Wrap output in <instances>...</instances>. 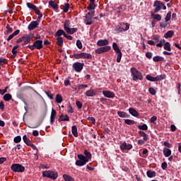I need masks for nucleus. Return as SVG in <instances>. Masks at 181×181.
I'll return each instance as SVG.
<instances>
[{
	"label": "nucleus",
	"mask_w": 181,
	"mask_h": 181,
	"mask_svg": "<svg viewBox=\"0 0 181 181\" xmlns=\"http://www.w3.org/2000/svg\"><path fill=\"white\" fill-rule=\"evenodd\" d=\"M42 177H48L49 179H52V180H56L57 177H59V174L57 172L45 170L42 172Z\"/></svg>",
	"instance_id": "f257e3e1"
},
{
	"label": "nucleus",
	"mask_w": 181,
	"mask_h": 181,
	"mask_svg": "<svg viewBox=\"0 0 181 181\" xmlns=\"http://www.w3.org/2000/svg\"><path fill=\"white\" fill-rule=\"evenodd\" d=\"M153 6L155 8L153 11L154 13H158V12H160L161 9L163 11L166 9V6L160 1H154Z\"/></svg>",
	"instance_id": "f03ea898"
},
{
	"label": "nucleus",
	"mask_w": 181,
	"mask_h": 181,
	"mask_svg": "<svg viewBox=\"0 0 181 181\" xmlns=\"http://www.w3.org/2000/svg\"><path fill=\"white\" fill-rule=\"evenodd\" d=\"M131 71L133 76V80H134V81H136V80H142L144 78V76L142 75V73L138 71L136 68H132Z\"/></svg>",
	"instance_id": "7ed1b4c3"
},
{
	"label": "nucleus",
	"mask_w": 181,
	"mask_h": 181,
	"mask_svg": "<svg viewBox=\"0 0 181 181\" xmlns=\"http://www.w3.org/2000/svg\"><path fill=\"white\" fill-rule=\"evenodd\" d=\"M11 170L13 172H15V173H23V172L25 170V166L22 165V164L20 163H14L11 165Z\"/></svg>",
	"instance_id": "20e7f679"
},
{
	"label": "nucleus",
	"mask_w": 181,
	"mask_h": 181,
	"mask_svg": "<svg viewBox=\"0 0 181 181\" xmlns=\"http://www.w3.org/2000/svg\"><path fill=\"white\" fill-rule=\"evenodd\" d=\"M112 47L113 50H115V52H116L117 54V62L121 63V59L122 58V52H121V49H119V47H118L117 42H113Z\"/></svg>",
	"instance_id": "39448f33"
},
{
	"label": "nucleus",
	"mask_w": 181,
	"mask_h": 181,
	"mask_svg": "<svg viewBox=\"0 0 181 181\" xmlns=\"http://www.w3.org/2000/svg\"><path fill=\"white\" fill-rule=\"evenodd\" d=\"M146 78L148 81H162V80H165V78H166V75L161 74V75H158L156 77H153L151 75H147L146 76Z\"/></svg>",
	"instance_id": "423d86ee"
},
{
	"label": "nucleus",
	"mask_w": 181,
	"mask_h": 181,
	"mask_svg": "<svg viewBox=\"0 0 181 181\" xmlns=\"http://www.w3.org/2000/svg\"><path fill=\"white\" fill-rule=\"evenodd\" d=\"M78 158L79 160H77L75 163V165H76V166H84V165L88 163L87 159L86 158V156L83 154H78Z\"/></svg>",
	"instance_id": "0eeeda50"
},
{
	"label": "nucleus",
	"mask_w": 181,
	"mask_h": 181,
	"mask_svg": "<svg viewBox=\"0 0 181 181\" xmlns=\"http://www.w3.org/2000/svg\"><path fill=\"white\" fill-rule=\"evenodd\" d=\"M74 59H93V56L91 55V54L86 53V52L74 54Z\"/></svg>",
	"instance_id": "6e6552de"
},
{
	"label": "nucleus",
	"mask_w": 181,
	"mask_h": 181,
	"mask_svg": "<svg viewBox=\"0 0 181 181\" xmlns=\"http://www.w3.org/2000/svg\"><path fill=\"white\" fill-rule=\"evenodd\" d=\"M72 67L74 70L76 71V73H81V71L83 70V68L84 67V63L74 62L72 65Z\"/></svg>",
	"instance_id": "1a4fd4ad"
},
{
	"label": "nucleus",
	"mask_w": 181,
	"mask_h": 181,
	"mask_svg": "<svg viewBox=\"0 0 181 181\" xmlns=\"http://www.w3.org/2000/svg\"><path fill=\"white\" fill-rule=\"evenodd\" d=\"M111 50V46H105V47H101L100 48H98L95 49V53L96 54H102V53H105L106 52H110Z\"/></svg>",
	"instance_id": "9d476101"
},
{
	"label": "nucleus",
	"mask_w": 181,
	"mask_h": 181,
	"mask_svg": "<svg viewBox=\"0 0 181 181\" xmlns=\"http://www.w3.org/2000/svg\"><path fill=\"white\" fill-rule=\"evenodd\" d=\"M123 25H125V26H126L125 28H122L119 25H117L115 28V32H116V33H121L122 32H127V30H128L129 29V24L128 23H123Z\"/></svg>",
	"instance_id": "9b49d317"
},
{
	"label": "nucleus",
	"mask_w": 181,
	"mask_h": 181,
	"mask_svg": "<svg viewBox=\"0 0 181 181\" xmlns=\"http://www.w3.org/2000/svg\"><path fill=\"white\" fill-rule=\"evenodd\" d=\"M24 37H25V40H24V42L23 43V46H25L30 43V40L33 39V34L32 33L26 34L25 35H24Z\"/></svg>",
	"instance_id": "f8f14e48"
},
{
	"label": "nucleus",
	"mask_w": 181,
	"mask_h": 181,
	"mask_svg": "<svg viewBox=\"0 0 181 181\" xmlns=\"http://www.w3.org/2000/svg\"><path fill=\"white\" fill-rule=\"evenodd\" d=\"M33 44L37 50H40V49H43V41L42 40H37L33 42Z\"/></svg>",
	"instance_id": "ddd939ff"
},
{
	"label": "nucleus",
	"mask_w": 181,
	"mask_h": 181,
	"mask_svg": "<svg viewBox=\"0 0 181 181\" xmlns=\"http://www.w3.org/2000/svg\"><path fill=\"white\" fill-rule=\"evenodd\" d=\"M120 149L122 151H131L132 144H127V142H124L120 145Z\"/></svg>",
	"instance_id": "4468645a"
},
{
	"label": "nucleus",
	"mask_w": 181,
	"mask_h": 181,
	"mask_svg": "<svg viewBox=\"0 0 181 181\" xmlns=\"http://www.w3.org/2000/svg\"><path fill=\"white\" fill-rule=\"evenodd\" d=\"M56 115H57V112L54 108L52 109L51 115H50V124L53 125L56 119Z\"/></svg>",
	"instance_id": "2eb2a0df"
},
{
	"label": "nucleus",
	"mask_w": 181,
	"mask_h": 181,
	"mask_svg": "<svg viewBox=\"0 0 181 181\" xmlns=\"http://www.w3.org/2000/svg\"><path fill=\"white\" fill-rule=\"evenodd\" d=\"M39 26V23L37 22L36 21H32L28 26V30H35L36 28Z\"/></svg>",
	"instance_id": "dca6fc26"
},
{
	"label": "nucleus",
	"mask_w": 181,
	"mask_h": 181,
	"mask_svg": "<svg viewBox=\"0 0 181 181\" xmlns=\"http://www.w3.org/2000/svg\"><path fill=\"white\" fill-rule=\"evenodd\" d=\"M85 22H86V25H93V22H94V21H93V17L90 16V14H86L85 16Z\"/></svg>",
	"instance_id": "f3484780"
},
{
	"label": "nucleus",
	"mask_w": 181,
	"mask_h": 181,
	"mask_svg": "<svg viewBox=\"0 0 181 181\" xmlns=\"http://www.w3.org/2000/svg\"><path fill=\"white\" fill-rule=\"evenodd\" d=\"M103 94L105 97H107V98H114L115 97V93L108 90H103Z\"/></svg>",
	"instance_id": "a211bd4d"
},
{
	"label": "nucleus",
	"mask_w": 181,
	"mask_h": 181,
	"mask_svg": "<svg viewBox=\"0 0 181 181\" xmlns=\"http://www.w3.org/2000/svg\"><path fill=\"white\" fill-rule=\"evenodd\" d=\"M109 44H110V42L107 39H105V40H99L97 42V45L98 46H107V45H109Z\"/></svg>",
	"instance_id": "6ab92c4d"
},
{
	"label": "nucleus",
	"mask_w": 181,
	"mask_h": 181,
	"mask_svg": "<svg viewBox=\"0 0 181 181\" xmlns=\"http://www.w3.org/2000/svg\"><path fill=\"white\" fill-rule=\"evenodd\" d=\"M129 112L131 115H132L133 117H139V113L138 112V111H136V110H135L134 107H130L129 109Z\"/></svg>",
	"instance_id": "aec40b11"
},
{
	"label": "nucleus",
	"mask_w": 181,
	"mask_h": 181,
	"mask_svg": "<svg viewBox=\"0 0 181 181\" xmlns=\"http://www.w3.org/2000/svg\"><path fill=\"white\" fill-rule=\"evenodd\" d=\"M139 135L143 137L144 141H146L149 140V136L144 131H139Z\"/></svg>",
	"instance_id": "412c9836"
},
{
	"label": "nucleus",
	"mask_w": 181,
	"mask_h": 181,
	"mask_svg": "<svg viewBox=\"0 0 181 181\" xmlns=\"http://www.w3.org/2000/svg\"><path fill=\"white\" fill-rule=\"evenodd\" d=\"M60 8L63 10L64 13H67V12H69V9H70V4L69 3H65L64 5H61Z\"/></svg>",
	"instance_id": "4be33fe9"
},
{
	"label": "nucleus",
	"mask_w": 181,
	"mask_h": 181,
	"mask_svg": "<svg viewBox=\"0 0 181 181\" xmlns=\"http://www.w3.org/2000/svg\"><path fill=\"white\" fill-rule=\"evenodd\" d=\"M163 152L165 158H169L172 155V151L168 148H164Z\"/></svg>",
	"instance_id": "5701e85b"
},
{
	"label": "nucleus",
	"mask_w": 181,
	"mask_h": 181,
	"mask_svg": "<svg viewBox=\"0 0 181 181\" xmlns=\"http://www.w3.org/2000/svg\"><path fill=\"white\" fill-rule=\"evenodd\" d=\"M117 115L120 118H129V115H128L127 112H122V111H118Z\"/></svg>",
	"instance_id": "b1692460"
},
{
	"label": "nucleus",
	"mask_w": 181,
	"mask_h": 181,
	"mask_svg": "<svg viewBox=\"0 0 181 181\" xmlns=\"http://www.w3.org/2000/svg\"><path fill=\"white\" fill-rule=\"evenodd\" d=\"M96 92L94 89L88 90L85 93L86 97H94L95 95Z\"/></svg>",
	"instance_id": "393cba45"
},
{
	"label": "nucleus",
	"mask_w": 181,
	"mask_h": 181,
	"mask_svg": "<svg viewBox=\"0 0 181 181\" xmlns=\"http://www.w3.org/2000/svg\"><path fill=\"white\" fill-rule=\"evenodd\" d=\"M156 13H151V18L155 19V21H158V22L162 21V16L160 14H156Z\"/></svg>",
	"instance_id": "a878e982"
},
{
	"label": "nucleus",
	"mask_w": 181,
	"mask_h": 181,
	"mask_svg": "<svg viewBox=\"0 0 181 181\" xmlns=\"http://www.w3.org/2000/svg\"><path fill=\"white\" fill-rule=\"evenodd\" d=\"M58 121L59 122H62V121H70V117L67 115H66L65 116L61 115L59 116V118L58 119Z\"/></svg>",
	"instance_id": "bb28decb"
},
{
	"label": "nucleus",
	"mask_w": 181,
	"mask_h": 181,
	"mask_svg": "<svg viewBox=\"0 0 181 181\" xmlns=\"http://www.w3.org/2000/svg\"><path fill=\"white\" fill-rule=\"evenodd\" d=\"M83 153L85 155V158H86L87 162H88L90 160V159H91V158H93V156L91 155V153H90L87 150H84Z\"/></svg>",
	"instance_id": "cd10ccee"
},
{
	"label": "nucleus",
	"mask_w": 181,
	"mask_h": 181,
	"mask_svg": "<svg viewBox=\"0 0 181 181\" xmlns=\"http://www.w3.org/2000/svg\"><path fill=\"white\" fill-rule=\"evenodd\" d=\"M71 132L74 136H75V138H77V136H78V132H77V126L74 125L71 127Z\"/></svg>",
	"instance_id": "c85d7f7f"
},
{
	"label": "nucleus",
	"mask_w": 181,
	"mask_h": 181,
	"mask_svg": "<svg viewBox=\"0 0 181 181\" xmlns=\"http://www.w3.org/2000/svg\"><path fill=\"white\" fill-rule=\"evenodd\" d=\"M127 8H125V6L124 5H122L119 7H117L115 11L117 12V13H122V12H124V11H125Z\"/></svg>",
	"instance_id": "c756f323"
},
{
	"label": "nucleus",
	"mask_w": 181,
	"mask_h": 181,
	"mask_svg": "<svg viewBox=\"0 0 181 181\" xmlns=\"http://www.w3.org/2000/svg\"><path fill=\"white\" fill-rule=\"evenodd\" d=\"M62 35H63V36L64 37V35H66V32H64V30H63L62 29H59L56 32L54 36L60 37Z\"/></svg>",
	"instance_id": "7c9ffc66"
},
{
	"label": "nucleus",
	"mask_w": 181,
	"mask_h": 181,
	"mask_svg": "<svg viewBox=\"0 0 181 181\" xmlns=\"http://www.w3.org/2000/svg\"><path fill=\"white\" fill-rule=\"evenodd\" d=\"M88 87V85H86V84L77 85L75 87V90L80 91V90H84V88H87Z\"/></svg>",
	"instance_id": "2f4dec72"
},
{
	"label": "nucleus",
	"mask_w": 181,
	"mask_h": 181,
	"mask_svg": "<svg viewBox=\"0 0 181 181\" xmlns=\"http://www.w3.org/2000/svg\"><path fill=\"white\" fill-rule=\"evenodd\" d=\"M66 33H69V35H74L76 32H77V28H66Z\"/></svg>",
	"instance_id": "473e14b6"
},
{
	"label": "nucleus",
	"mask_w": 181,
	"mask_h": 181,
	"mask_svg": "<svg viewBox=\"0 0 181 181\" xmlns=\"http://www.w3.org/2000/svg\"><path fill=\"white\" fill-rule=\"evenodd\" d=\"M49 5L51 6V8H53V9H59V5H57L54 1L50 0L49 1Z\"/></svg>",
	"instance_id": "72a5a7b5"
},
{
	"label": "nucleus",
	"mask_w": 181,
	"mask_h": 181,
	"mask_svg": "<svg viewBox=\"0 0 181 181\" xmlns=\"http://www.w3.org/2000/svg\"><path fill=\"white\" fill-rule=\"evenodd\" d=\"M55 101L58 104H62V103H63V97L62 96V95L57 94L56 95Z\"/></svg>",
	"instance_id": "f704fd0d"
},
{
	"label": "nucleus",
	"mask_w": 181,
	"mask_h": 181,
	"mask_svg": "<svg viewBox=\"0 0 181 181\" xmlns=\"http://www.w3.org/2000/svg\"><path fill=\"white\" fill-rule=\"evenodd\" d=\"M153 61L158 62H165V58L160 56H156L153 58Z\"/></svg>",
	"instance_id": "c9c22d12"
},
{
	"label": "nucleus",
	"mask_w": 181,
	"mask_h": 181,
	"mask_svg": "<svg viewBox=\"0 0 181 181\" xmlns=\"http://www.w3.org/2000/svg\"><path fill=\"white\" fill-rule=\"evenodd\" d=\"M174 35L175 32H173V30H169L164 35V37L168 39V37H172Z\"/></svg>",
	"instance_id": "e433bc0d"
},
{
	"label": "nucleus",
	"mask_w": 181,
	"mask_h": 181,
	"mask_svg": "<svg viewBox=\"0 0 181 181\" xmlns=\"http://www.w3.org/2000/svg\"><path fill=\"white\" fill-rule=\"evenodd\" d=\"M163 48H164V50H167L168 52H171L172 49L170 48V42H166L164 44Z\"/></svg>",
	"instance_id": "4c0bfd02"
},
{
	"label": "nucleus",
	"mask_w": 181,
	"mask_h": 181,
	"mask_svg": "<svg viewBox=\"0 0 181 181\" xmlns=\"http://www.w3.org/2000/svg\"><path fill=\"white\" fill-rule=\"evenodd\" d=\"M146 175H147L148 177H155V176H156V172L148 170L146 172Z\"/></svg>",
	"instance_id": "58836bf2"
},
{
	"label": "nucleus",
	"mask_w": 181,
	"mask_h": 181,
	"mask_svg": "<svg viewBox=\"0 0 181 181\" xmlns=\"http://www.w3.org/2000/svg\"><path fill=\"white\" fill-rule=\"evenodd\" d=\"M57 43L58 46H59L60 47H63V43H64L63 37H57Z\"/></svg>",
	"instance_id": "ea45409f"
},
{
	"label": "nucleus",
	"mask_w": 181,
	"mask_h": 181,
	"mask_svg": "<svg viewBox=\"0 0 181 181\" xmlns=\"http://www.w3.org/2000/svg\"><path fill=\"white\" fill-rule=\"evenodd\" d=\"M4 101H11L12 100V95L10 93H6L3 97Z\"/></svg>",
	"instance_id": "a19ab883"
},
{
	"label": "nucleus",
	"mask_w": 181,
	"mask_h": 181,
	"mask_svg": "<svg viewBox=\"0 0 181 181\" xmlns=\"http://www.w3.org/2000/svg\"><path fill=\"white\" fill-rule=\"evenodd\" d=\"M26 5L29 9H31V11H36V8H37L35 4L32 3H27Z\"/></svg>",
	"instance_id": "79ce46f5"
},
{
	"label": "nucleus",
	"mask_w": 181,
	"mask_h": 181,
	"mask_svg": "<svg viewBox=\"0 0 181 181\" xmlns=\"http://www.w3.org/2000/svg\"><path fill=\"white\" fill-rule=\"evenodd\" d=\"M124 123H126L127 125H135L136 124V122L134 120L129 119H126L124 120Z\"/></svg>",
	"instance_id": "37998d69"
},
{
	"label": "nucleus",
	"mask_w": 181,
	"mask_h": 181,
	"mask_svg": "<svg viewBox=\"0 0 181 181\" xmlns=\"http://www.w3.org/2000/svg\"><path fill=\"white\" fill-rule=\"evenodd\" d=\"M23 140L24 142L28 145V146L32 143V142L30 141V139H29L26 135H24V136H23Z\"/></svg>",
	"instance_id": "c03bdc74"
},
{
	"label": "nucleus",
	"mask_w": 181,
	"mask_h": 181,
	"mask_svg": "<svg viewBox=\"0 0 181 181\" xmlns=\"http://www.w3.org/2000/svg\"><path fill=\"white\" fill-rule=\"evenodd\" d=\"M138 129L141 131H148V125L146 124H144L143 125H139Z\"/></svg>",
	"instance_id": "a18cd8bd"
},
{
	"label": "nucleus",
	"mask_w": 181,
	"mask_h": 181,
	"mask_svg": "<svg viewBox=\"0 0 181 181\" xmlns=\"http://www.w3.org/2000/svg\"><path fill=\"white\" fill-rule=\"evenodd\" d=\"M64 30L66 31V29H69L70 28V21L69 20H66L64 24Z\"/></svg>",
	"instance_id": "49530a36"
},
{
	"label": "nucleus",
	"mask_w": 181,
	"mask_h": 181,
	"mask_svg": "<svg viewBox=\"0 0 181 181\" xmlns=\"http://www.w3.org/2000/svg\"><path fill=\"white\" fill-rule=\"evenodd\" d=\"M7 63H8V59L4 57H0V67L1 66H4V64H7Z\"/></svg>",
	"instance_id": "de8ad7c7"
},
{
	"label": "nucleus",
	"mask_w": 181,
	"mask_h": 181,
	"mask_svg": "<svg viewBox=\"0 0 181 181\" xmlns=\"http://www.w3.org/2000/svg\"><path fill=\"white\" fill-rule=\"evenodd\" d=\"M6 29H7V30H6L7 35H9V34L12 33V32H13V29L12 28H11L9 24H6Z\"/></svg>",
	"instance_id": "09e8293b"
},
{
	"label": "nucleus",
	"mask_w": 181,
	"mask_h": 181,
	"mask_svg": "<svg viewBox=\"0 0 181 181\" xmlns=\"http://www.w3.org/2000/svg\"><path fill=\"white\" fill-rule=\"evenodd\" d=\"M63 177H64L65 181H74V179H73V177H71L69 175H64Z\"/></svg>",
	"instance_id": "8fccbe9b"
},
{
	"label": "nucleus",
	"mask_w": 181,
	"mask_h": 181,
	"mask_svg": "<svg viewBox=\"0 0 181 181\" xmlns=\"http://www.w3.org/2000/svg\"><path fill=\"white\" fill-rule=\"evenodd\" d=\"M170 18H172V11H169L165 16V22H169V21H170Z\"/></svg>",
	"instance_id": "3c124183"
},
{
	"label": "nucleus",
	"mask_w": 181,
	"mask_h": 181,
	"mask_svg": "<svg viewBox=\"0 0 181 181\" xmlns=\"http://www.w3.org/2000/svg\"><path fill=\"white\" fill-rule=\"evenodd\" d=\"M18 47H19V45H17L13 47L11 53H12L14 56H16V53H18V51L16 50V49H18Z\"/></svg>",
	"instance_id": "603ef678"
},
{
	"label": "nucleus",
	"mask_w": 181,
	"mask_h": 181,
	"mask_svg": "<svg viewBox=\"0 0 181 181\" xmlns=\"http://www.w3.org/2000/svg\"><path fill=\"white\" fill-rule=\"evenodd\" d=\"M45 94L50 100H53L54 95L52 93V92H50V90L45 91Z\"/></svg>",
	"instance_id": "864d4df0"
},
{
	"label": "nucleus",
	"mask_w": 181,
	"mask_h": 181,
	"mask_svg": "<svg viewBox=\"0 0 181 181\" xmlns=\"http://www.w3.org/2000/svg\"><path fill=\"white\" fill-rule=\"evenodd\" d=\"M88 11H92V9H95V3H90L87 7Z\"/></svg>",
	"instance_id": "5fc2aeb1"
},
{
	"label": "nucleus",
	"mask_w": 181,
	"mask_h": 181,
	"mask_svg": "<svg viewBox=\"0 0 181 181\" xmlns=\"http://www.w3.org/2000/svg\"><path fill=\"white\" fill-rule=\"evenodd\" d=\"M22 141V137L21 136H17L14 138L13 141L15 144H19Z\"/></svg>",
	"instance_id": "6e6d98bb"
},
{
	"label": "nucleus",
	"mask_w": 181,
	"mask_h": 181,
	"mask_svg": "<svg viewBox=\"0 0 181 181\" xmlns=\"http://www.w3.org/2000/svg\"><path fill=\"white\" fill-rule=\"evenodd\" d=\"M148 92L150 93V94H151V95H155V94H156V90L152 87L148 88Z\"/></svg>",
	"instance_id": "4d7b16f0"
},
{
	"label": "nucleus",
	"mask_w": 181,
	"mask_h": 181,
	"mask_svg": "<svg viewBox=\"0 0 181 181\" xmlns=\"http://www.w3.org/2000/svg\"><path fill=\"white\" fill-rule=\"evenodd\" d=\"M87 120L91 122L93 125H95V119L93 117H88Z\"/></svg>",
	"instance_id": "13d9d810"
},
{
	"label": "nucleus",
	"mask_w": 181,
	"mask_h": 181,
	"mask_svg": "<svg viewBox=\"0 0 181 181\" xmlns=\"http://www.w3.org/2000/svg\"><path fill=\"white\" fill-rule=\"evenodd\" d=\"M76 107H78V110H81L83 108V103L77 100L76 102Z\"/></svg>",
	"instance_id": "bf43d9fd"
},
{
	"label": "nucleus",
	"mask_w": 181,
	"mask_h": 181,
	"mask_svg": "<svg viewBox=\"0 0 181 181\" xmlns=\"http://www.w3.org/2000/svg\"><path fill=\"white\" fill-rule=\"evenodd\" d=\"M8 88H9V86H6V88L4 90L0 89V94L1 95H4V94H5V93H8Z\"/></svg>",
	"instance_id": "052dcab7"
},
{
	"label": "nucleus",
	"mask_w": 181,
	"mask_h": 181,
	"mask_svg": "<svg viewBox=\"0 0 181 181\" xmlns=\"http://www.w3.org/2000/svg\"><path fill=\"white\" fill-rule=\"evenodd\" d=\"M76 46L79 49H83V43H81V41L80 40H78L76 41Z\"/></svg>",
	"instance_id": "680f3d73"
},
{
	"label": "nucleus",
	"mask_w": 181,
	"mask_h": 181,
	"mask_svg": "<svg viewBox=\"0 0 181 181\" xmlns=\"http://www.w3.org/2000/svg\"><path fill=\"white\" fill-rule=\"evenodd\" d=\"M68 114H73L74 112V109H73V106L69 104V110L67 111Z\"/></svg>",
	"instance_id": "e2e57ef3"
},
{
	"label": "nucleus",
	"mask_w": 181,
	"mask_h": 181,
	"mask_svg": "<svg viewBox=\"0 0 181 181\" xmlns=\"http://www.w3.org/2000/svg\"><path fill=\"white\" fill-rule=\"evenodd\" d=\"M156 119H158V117L156 116H153L150 119L151 124H156Z\"/></svg>",
	"instance_id": "0e129e2a"
},
{
	"label": "nucleus",
	"mask_w": 181,
	"mask_h": 181,
	"mask_svg": "<svg viewBox=\"0 0 181 181\" xmlns=\"http://www.w3.org/2000/svg\"><path fill=\"white\" fill-rule=\"evenodd\" d=\"M161 168L163 170H166L168 169V163L166 162L162 163Z\"/></svg>",
	"instance_id": "69168bd1"
},
{
	"label": "nucleus",
	"mask_w": 181,
	"mask_h": 181,
	"mask_svg": "<svg viewBox=\"0 0 181 181\" xmlns=\"http://www.w3.org/2000/svg\"><path fill=\"white\" fill-rule=\"evenodd\" d=\"M163 145H164V146H165L166 148H170L171 146H172V144H170L169 142H168V141H165L164 143H163Z\"/></svg>",
	"instance_id": "338daca9"
},
{
	"label": "nucleus",
	"mask_w": 181,
	"mask_h": 181,
	"mask_svg": "<svg viewBox=\"0 0 181 181\" xmlns=\"http://www.w3.org/2000/svg\"><path fill=\"white\" fill-rule=\"evenodd\" d=\"M146 57H147V59H152V52H146Z\"/></svg>",
	"instance_id": "774afa93"
}]
</instances>
